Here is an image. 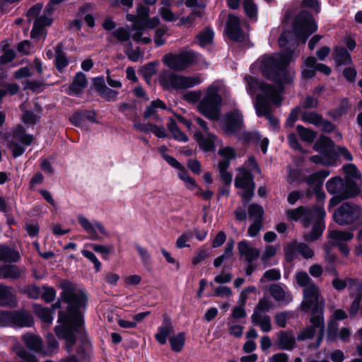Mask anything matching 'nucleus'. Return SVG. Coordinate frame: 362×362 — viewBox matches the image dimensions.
Returning a JSON list of instances; mask_svg holds the SVG:
<instances>
[{
	"mask_svg": "<svg viewBox=\"0 0 362 362\" xmlns=\"http://www.w3.org/2000/svg\"><path fill=\"white\" fill-rule=\"evenodd\" d=\"M291 59L292 54L284 52L264 56L257 62L263 76L274 81L277 88L259 81L252 76L247 75L244 78L247 93L252 97L256 95L255 108L257 115L266 117L274 128L278 127L279 121L272 115L271 104H281V93L284 84L290 83L293 81L294 71L287 69Z\"/></svg>",
	"mask_w": 362,
	"mask_h": 362,
	"instance_id": "obj_1",
	"label": "nucleus"
},
{
	"mask_svg": "<svg viewBox=\"0 0 362 362\" xmlns=\"http://www.w3.org/2000/svg\"><path fill=\"white\" fill-rule=\"evenodd\" d=\"M62 288L61 298L67 303L68 309L66 313H59V325L54 330L58 338L65 340L66 351L70 352L76 338L84 332L81 310L86 306L87 296L70 282H64Z\"/></svg>",
	"mask_w": 362,
	"mask_h": 362,
	"instance_id": "obj_2",
	"label": "nucleus"
},
{
	"mask_svg": "<svg viewBox=\"0 0 362 362\" xmlns=\"http://www.w3.org/2000/svg\"><path fill=\"white\" fill-rule=\"evenodd\" d=\"M286 214L289 220L300 221L305 228L308 227L313 222L311 233L304 235L305 240H316L322 235L325 228V217L326 213L322 206H315L312 208L300 206L294 209L287 210Z\"/></svg>",
	"mask_w": 362,
	"mask_h": 362,
	"instance_id": "obj_3",
	"label": "nucleus"
},
{
	"mask_svg": "<svg viewBox=\"0 0 362 362\" xmlns=\"http://www.w3.org/2000/svg\"><path fill=\"white\" fill-rule=\"evenodd\" d=\"M222 87L221 82L215 81L206 89L205 95L197 104L198 111L211 120L219 119L222 99L219 91Z\"/></svg>",
	"mask_w": 362,
	"mask_h": 362,
	"instance_id": "obj_4",
	"label": "nucleus"
},
{
	"mask_svg": "<svg viewBox=\"0 0 362 362\" xmlns=\"http://www.w3.org/2000/svg\"><path fill=\"white\" fill-rule=\"evenodd\" d=\"M326 188L329 193L334 195L329 201L330 206L354 197L359 192L357 185L350 178L343 180L339 177H332L327 182Z\"/></svg>",
	"mask_w": 362,
	"mask_h": 362,
	"instance_id": "obj_5",
	"label": "nucleus"
},
{
	"mask_svg": "<svg viewBox=\"0 0 362 362\" xmlns=\"http://www.w3.org/2000/svg\"><path fill=\"white\" fill-rule=\"evenodd\" d=\"M297 284L300 286H305L304 289V300L302 307L304 310L319 309L322 303L319 289L314 284H310V279L306 272H298L296 275Z\"/></svg>",
	"mask_w": 362,
	"mask_h": 362,
	"instance_id": "obj_6",
	"label": "nucleus"
},
{
	"mask_svg": "<svg viewBox=\"0 0 362 362\" xmlns=\"http://www.w3.org/2000/svg\"><path fill=\"white\" fill-rule=\"evenodd\" d=\"M33 136L25 133L21 125H18L12 130V134L7 138V146L14 158L22 156L27 146L33 142Z\"/></svg>",
	"mask_w": 362,
	"mask_h": 362,
	"instance_id": "obj_7",
	"label": "nucleus"
},
{
	"mask_svg": "<svg viewBox=\"0 0 362 362\" xmlns=\"http://www.w3.org/2000/svg\"><path fill=\"white\" fill-rule=\"evenodd\" d=\"M200 76H184L174 74H164L160 78V85L166 89H186L200 84Z\"/></svg>",
	"mask_w": 362,
	"mask_h": 362,
	"instance_id": "obj_8",
	"label": "nucleus"
},
{
	"mask_svg": "<svg viewBox=\"0 0 362 362\" xmlns=\"http://www.w3.org/2000/svg\"><path fill=\"white\" fill-rule=\"evenodd\" d=\"M293 30L296 38L305 43L310 35L317 30V25L310 13L301 11L293 23Z\"/></svg>",
	"mask_w": 362,
	"mask_h": 362,
	"instance_id": "obj_9",
	"label": "nucleus"
},
{
	"mask_svg": "<svg viewBox=\"0 0 362 362\" xmlns=\"http://www.w3.org/2000/svg\"><path fill=\"white\" fill-rule=\"evenodd\" d=\"M77 221L83 231L88 234L89 239L92 240H102L110 235L105 226L98 221H90L83 214L77 216Z\"/></svg>",
	"mask_w": 362,
	"mask_h": 362,
	"instance_id": "obj_10",
	"label": "nucleus"
},
{
	"mask_svg": "<svg viewBox=\"0 0 362 362\" xmlns=\"http://www.w3.org/2000/svg\"><path fill=\"white\" fill-rule=\"evenodd\" d=\"M361 211V208L358 206L346 202L335 211L333 218L339 225H349L358 219Z\"/></svg>",
	"mask_w": 362,
	"mask_h": 362,
	"instance_id": "obj_11",
	"label": "nucleus"
},
{
	"mask_svg": "<svg viewBox=\"0 0 362 362\" xmlns=\"http://www.w3.org/2000/svg\"><path fill=\"white\" fill-rule=\"evenodd\" d=\"M64 0H49V2L45 7L44 13L38 17L34 22L33 28L31 31V37L37 38L44 35L45 28L49 26L52 23L51 16L55 11V6L61 4Z\"/></svg>",
	"mask_w": 362,
	"mask_h": 362,
	"instance_id": "obj_12",
	"label": "nucleus"
},
{
	"mask_svg": "<svg viewBox=\"0 0 362 362\" xmlns=\"http://www.w3.org/2000/svg\"><path fill=\"white\" fill-rule=\"evenodd\" d=\"M238 170L239 173L235 178V187L243 190L240 195L245 202H248L254 194L253 177L251 173L245 168H240Z\"/></svg>",
	"mask_w": 362,
	"mask_h": 362,
	"instance_id": "obj_13",
	"label": "nucleus"
},
{
	"mask_svg": "<svg viewBox=\"0 0 362 362\" xmlns=\"http://www.w3.org/2000/svg\"><path fill=\"white\" fill-rule=\"evenodd\" d=\"M318 309L311 310L313 311L310 318L311 327H307L301 331L297 336L298 341L313 339L315 333L319 332L317 337V346H320L324 336V323L320 313H317Z\"/></svg>",
	"mask_w": 362,
	"mask_h": 362,
	"instance_id": "obj_14",
	"label": "nucleus"
},
{
	"mask_svg": "<svg viewBox=\"0 0 362 362\" xmlns=\"http://www.w3.org/2000/svg\"><path fill=\"white\" fill-rule=\"evenodd\" d=\"M196 58L192 52H182L179 54H168L163 57V63L170 69L175 71H182L191 64Z\"/></svg>",
	"mask_w": 362,
	"mask_h": 362,
	"instance_id": "obj_15",
	"label": "nucleus"
},
{
	"mask_svg": "<svg viewBox=\"0 0 362 362\" xmlns=\"http://www.w3.org/2000/svg\"><path fill=\"white\" fill-rule=\"evenodd\" d=\"M223 131L228 134H234L239 132L243 126V117L238 110H234L226 114L222 122Z\"/></svg>",
	"mask_w": 362,
	"mask_h": 362,
	"instance_id": "obj_16",
	"label": "nucleus"
},
{
	"mask_svg": "<svg viewBox=\"0 0 362 362\" xmlns=\"http://www.w3.org/2000/svg\"><path fill=\"white\" fill-rule=\"evenodd\" d=\"M300 254L305 259H310L314 255V251L305 243L293 241L285 250L286 258L292 261Z\"/></svg>",
	"mask_w": 362,
	"mask_h": 362,
	"instance_id": "obj_17",
	"label": "nucleus"
},
{
	"mask_svg": "<svg viewBox=\"0 0 362 362\" xmlns=\"http://www.w3.org/2000/svg\"><path fill=\"white\" fill-rule=\"evenodd\" d=\"M226 33L230 39L235 41H243L245 35L240 28V19L233 15H229L226 25Z\"/></svg>",
	"mask_w": 362,
	"mask_h": 362,
	"instance_id": "obj_18",
	"label": "nucleus"
},
{
	"mask_svg": "<svg viewBox=\"0 0 362 362\" xmlns=\"http://www.w3.org/2000/svg\"><path fill=\"white\" fill-rule=\"evenodd\" d=\"M329 171L322 170L313 173L306 178V182L309 185H315L317 192V199L318 201L323 200L325 197V193L321 190L322 184L325 178L329 175Z\"/></svg>",
	"mask_w": 362,
	"mask_h": 362,
	"instance_id": "obj_19",
	"label": "nucleus"
},
{
	"mask_svg": "<svg viewBox=\"0 0 362 362\" xmlns=\"http://www.w3.org/2000/svg\"><path fill=\"white\" fill-rule=\"evenodd\" d=\"M269 291L272 298L279 303L288 304L292 300V296L286 286L280 284H272Z\"/></svg>",
	"mask_w": 362,
	"mask_h": 362,
	"instance_id": "obj_20",
	"label": "nucleus"
},
{
	"mask_svg": "<svg viewBox=\"0 0 362 362\" xmlns=\"http://www.w3.org/2000/svg\"><path fill=\"white\" fill-rule=\"evenodd\" d=\"M174 332V327L170 317L164 315L163 317L162 325L158 328V332L155 334L157 341L163 345L166 344L168 336Z\"/></svg>",
	"mask_w": 362,
	"mask_h": 362,
	"instance_id": "obj_21",
	"label": "nucleus"
},
{
	"mask_svg": "<svg viewBox=\"0 0 362 362\" xmlns=\"http://www.w3.org/2000/svg\"><path fill=\"white\" fill-rule=\"evenodd\" d=\"M194 137L199 143V147L204 151L207 152L215 150L216 142H218L215 135L209 133V132H204V135H202L200 132H196Z\"/></svg>",
	"mask_w": 362,
	"mask_h": 362,
	"instance_id": "obj_22",
	"label": "nucleus"
},
{
	"mask_svg": "<svg viewBox=\"0 0 362 362\" xmlns=\"http://www.w3.org/2000/svg\"><path fill=\"white\" fill-rule=\"evenodd\" d=\"M16 304V295L13 288L0 284V306L11 308Z\"/></svg>",
	"mask_w": 362,
	"mask_h": 362,
	"instance_id": "obj_23",
	"label": "nucleus"
},
{
	"mask_svg": "<svg viewBox=\"0 0 362 362\" xmlns=\"http://www.w3.org/2000/svg\"><path fill=\"white\" fill-rule=\"evenodd\" d=\"M238 250L240 257L248 263H251L259 256V250L250 246L245 240H242L238 243Z\"/></svg>",
	"mask_w": 362,
	"mask_h": 362,
	"instance_id": "obj_24",
	"label": "nucleus"
},
{
	"mask_svg": "<svg viewBox=\"0 0 362 362\" xmlns=\"http://www.w3.org/2000/svg\"><path fill=\"white\" fill-rule=\"evenodd\" d=\"M333 286L335 289L340 291L345 287H348L350 294L354 295L355 291L362 290V281L357 279H348L346 280H341L339 279H334L332 281Z\"/></svg>",
	"mask_w": 362,
	"mask_h": 362,
	"instance_id": "obj_25",
	"label": "nucleus"
},
{
	"mask_svg": "<svg viewBox=\"0 0 362 362\" xmlns=\"http://www.w3.org/2000/svg\"><path fill=\"white\" fill-rule=\"evenodd\" d=\"M137 18V14L136 16L132 14L127 15V20L133 23L132 30L135 31L132 35V38L135 42L148 44L151 40V37L149 36L142 37V32L140 30L141 22Z\"/></svg>",
	"mask_w": 362,
	"mask_h": 362,
	"instance_id": "obj_26",
	"label": "nucleus"
},
{
	"mask_svg": "<svg viewBox=\"0 0 362 362\" xmlns=\"http://www.w3.org/2000/svg\"><path fill=\"white\" fill-rule=\"evenodd\" d=\"M277 345L279 349L293 350L296 346V338L293 332H280L278 334Z\"/></svg>",
	"mask_w": 362,
	"mask_h": 362,
	"instance_id": "obj_27",
	"label": "nucleus"
},
{
	"mask_svg": "<svg viewBox=\"0 0 362 362\" xmlns=\"http://www.w3.org/2000/svg\"><path fill=\"white\" fill-rule=\"evenodd\" d=\"M22 340L30 350L42 354V340L38 335L26 333L22 336Z\"/></svg>",
	"mask_w": 362,
	"mask_h": 362,
	"instance_id": "obj_28",
	"label": "nucleus"
},
{
	"mask_svg": "<svg viewBox=\"0 0 362 362\" xmlns=\"http://www.w3.org/2000/svg\"><path fill=\"white\" fill-rule=\"evenodd\" d=\"M251 318L252 324L259 326L262 331L269 332L272 329L271 319L269 315L255 310Z\"/></svg>",
	"mask_w": 362,
	"mask_h": 362,
	"instance_id": "obj_29",
	"label": "nucleus"
},
{
	"mask_svg": "<svg viewBox=\"0 0 362 362\" xmlns=\"http://www.w3.org/2000/svg\"><path fill=\"white\" fill-rule=\"evenodd\" d=\"M13 321V327H29L33 325V319L29 312L25 310L15 311Z\"/></svg>",
	"mask_w": 362,
	"mask_h": 362,
	"instance_id": "obj_30",
	"label": "nucleus"
},
{
	"mask_svg": "<svg viewBox=\"0 0 362 362\" xmlns=\"http://www.w3.org/2000/svg\"><path fill=\"white\" fill-rule=\"evenodd\" d=\"M87 85V80L84 74L78 72L76 74L73 83L65 89L69 95H77L80 93Z\"/></svg>",
	"mask_w": 362,
	"mask_h": 362,
	"instance_id": "obj_31",
	"label": "nucleus"
},
{
	"mask_svg": "<svg viewBox=\"0 0 362 362\" xmlns=\"http://www.w3.org/2000/svg\"><path fill=\"white\" fill-rule=\"evenodd\" d=\"M95 88L98 94L106 100L114 101L116 100L118 93L107 87L102 78L95 80Z\"/></svg>",
	"mask_w": 362,
	"mask_h": 362,
	"instance_id": "obj_32",
	"label": "nucleus"
},
{
	"mask_svg": "<svg viewBox=\"0 0 362 362\" xmlns=\"http://www.w3.org/2000/svg\"><path fill=\"white\" fill-rule=\"evenodd\" d=\"M21 258L20 253L14 248L0 245V261L5 262H16Z\"/></svg>",
	"mask_w": 362,
	"mask_h": 362,
	"instance_id": "obj_33",
	"label": "nucleus"
},
{
	"mask_svg": "<svg viewBox=\"0 0 362 362\" xmlns=\"http://www.w3.org/2000/svg\"><path fill=\"white\" fill-rule=\"evenodd\" d=\"M23 273V270L16 265H1L0 278L17 279H19Z\"/></svg>",
	"mask_w": 362,
	"mask_h": 362,
	"instance_id": "obj_34",
	"label": "nucleus"
},
{
	"mask_svg": "<svg viewBox=\"0 0 362 362\" xmlns=\"http://www.w3.org/2000/svg\"><path fill=\"white\" fill-rule=\"evenodd\" d=\"M332 141L327 136H320L314 144V149L332 158Z\"/></svg>",
	"mask_w": 362,
	"mask_h": 362,
	"instance_id": "obj_35",
	"label": "nucleus"
},
{
	"mask_svg": "<svg viewBox=\"0 0 362 362\" xmlns=\"http://www.w3.org/2000/svg\"><path fill=\"white\" fill-rule=\"evenodd\" d=\"M328 237L334 245H337L351 240L354 234L351 231L332 230L329 233Z\"/></svg>",
	"mask_w": 362,
	"mask_h": 362,
	"instance_id": "obj_36",
	"label": "nucleus"
},
{
	"mask_svg": "<svg viewBox=\"0 0 362 362\" xmlns=\"http://www.w3.org/2000/svg\"><path fill=\"white\" fill-rule=\"evenodd\" d=\"M333 55L335 64L337 65H347L351 62L350 54L344 47H336Z\"/></svg>",
	"mask_w": 362,
	"mask_h": 362,
	"instance_id": "obj_37",
	"label": "nucleus"
},
{
	"mask_svg": "<svg viewBox=\"0 0 362 362\" xmlns=\"http://www.w3.org/2000/svg\"><path fill=\"white\" fill-rule=\"evenodd\" d=\"M35 314L45 324H51L53 320L52 312L47 308H44L40 305L35 304L33 305Z\"/></svg>",
	"mask_w": 362,
	"mask_h": 362,
	"instance_id": "obj_38",
	"label": "nucleus"
},
{
	"mask_svg": "<svg viewBox=\"0 0 362 362\" xmlns=\"http://www.w3.org/2000/svg\"><path fill=\"white\" fill-rule=\"evenodd\" d=\"M315 62L316 59L314 57H308L302 66V76L303 78H310L315 74Z\"/></svg>",
	"mask_w": 362,
	"mask_h": 362,
	"instance_id": "obj_39",
	"label": "nucleus"
},
{
	"mask_svg": "<svg viewBox=\"0 0 362 362\" xmlns=\"http://www.w3.org/2000/svg\"><path fill=\"white\" fill-rule=\"evenodd\" d=\"M214 36V31L209 28H206L196 35V39L199 46L204 47L212 43Z\"/></svg>",
	"mask_w": 362,
	"mask_h": 362,
	"instance_id": "obj_40",
	"label": "nucleus"
},
{
	"mask_svg": "<svg viewBox=\"0 0 362 362\" xmlns=\"http://www.w3.org/2000/svg\"><path fill=\"white\" fill-rule=\"evenodd\" d=\"M165 109H166V105L162 100L159 99L153 100L146 109L144 116L145 118L153 117L158 114L159 110Z\"/></svg>",
	"mask_w": 362,
	"mask_h": 362,
	"instance_id": "obj_41",
	"label": "nucleus"
},
{
	"mask_svg": "<svg viewBox=\"0 0 362 362\" xmlns=\"http://www.w3.org/2000/svg\"><path fill=\"white\" fill-rule=\"evenodd\" d=\"M229 166L228 160H220L218 163L219 175L225 185H230L233 180L232 174L227 170Z\"/></svg>",
	"mask_w": 362,
	"mask_h": 362,
	"instance_id": "obj_42",
	"label": "nucleus"
},
{
	"mask_svg": "<svg viewBox=\"0 0 362 362\" xmlns=\"http://www.w3.org/2000/svg\"><path fill=\"white\" fill-rule=\"evenodd\" d=\"M168 129L173 134L174 139L181 142H187L188 141V137L185 133L180 130L176 122L173 119H169L168 122Z\"/></svg>",
	"mask_w": 362,
	"mask_h": 362,
	"instance_id": "obj_43",
	"label": "nucleus"
},
{
	"mask_svg": "<svg viewBox=\"0 0 362 362\" xmlns=\"http://www.w3.org/2000/svg\"><path fill=\"white\" fill-rule=\"evenodd\" d=\"M169 342L171 349L173 351H181L185 343V334L184 332H180L177 334L171 337L169 339Z\"/></svg>",
	"mask_w": 362,
	"mask_h": 362,
	"instance_id": "obj_44",
	"label": "nucleus"
},
{
	"mask_svg": "<svg viewBox=\"0 0 362 362\" xmlns=\"http://www.w3.org/2000/svg\"><path fill=\"white\" fill-rule=\"evenodd\" d=\"M296 129L300 139L303 141L312 143L316 138L317 134L315 131L305 128L302 125H298Z\"/></svg>",
	"mask_w": 362,
	"mask_h": 362,
	"instance_id": "obj_45",
	"label": "nucleus"
},
{
	"mask_svg": "<svg viewBox=\"0 0 362 362\" xmlns=\"http://www.w3.org/2000/svg\"><path fill=\"white\" fill-rule=\"evenodd\" d=\"M322 117L315 112H303L301 113V119L303 122L313 124L315 127H320L322 123Z\"/></svg>",
	"mask_w": 362,
	"mask_h": 362,
	"instance_id": "obj_46",
	"label": "nucleus"
},
{
	"mask_svg": "<svg viewBox=\"0 0 362 362\" xmlns=\"http://www.w3.org/2000/svg\"><path fill=\"white\" fill-rule=\"evenodd\" d=\"M243 8L246 15L252 21H256L257 19V6L252 0H245Z\"/></svg>",
	"mask_w": 362,
	"mask_h": 362,
	"instance_id": "obj_47",
	"label": "nucleus"
},
{
	"mask_svg": "<svg viewBox=\"0 0 362 362\" xmlns=\"http://www.w3.org/2000/svg\"><path fill=\"white\" fill-rule=\"evenodd\" d=\"M178 177L181 179L186 187L189 190H194L197 189L200 191V189L198 188L195 180L188 175L187 171L185 170H182L181 172H178Z\"/></svg>",
	"mask_w": 362,
	"mask_h": 362,
	"instance_id": "obj_48",
	"label": "nucleus"
},
{
	"mask_svg": "<svg viewBox=\"0 0 362 362\" xmlns=\"http://www.w3.org/2000/svg\"><path fill=\"white\" fill-rule=\"evenodd\" d=\"M193 234L191 231H185L180 236H179L176 240V247L178 249H182L184 247H188L190 245L188 242L192 239Z\"/></svg>",
	"mask_w": 362,
	"mask_h": 362,
	"instance_id": "obj_49",
	"label": "nucleus"
},
{
	"mask_svg": "<svg viewBox=\"0 0 362 362\" xmlns=\"http://www.w3.org/2000/svg\"><path fill=\"white\" fill-rule=\"evenodd\" d=\"M112 35L115 37L119 42H124L128 41L130 38V33L128 28L121 27L115 29Z\"/></svg>",
	"mask_w": 362,
	"mask_h": 362,
	"instance_id": "obj_50",
	"label": "nucleus"
},
{
	"mask_svg": "<svg viewBox=\"0 0 362 362\" xmlns=\"http://www.w3.org/2000/svg\"><path fill=\"white\" fill-rule=\"evenodd\" d=\"M15 311H1L0 312V325L13 327V321L15 317Z\"/></svg>",
	"mask_w": 362,
	"mask_h": 362,
	"instance_id": "obj_51",
	"label": "nucleus"
},
{
	"mask_svg": "<svg viewBox=\"0 0 362 362\" xmlns=\"http://www.w3.org/2000/svg\"><path fill=\"white\" fill-rule=\"evenodd\" d=\"M247 211L250 217L254 218L255 220L262 221L264 209L261 206L252 204L249 206Z\"/></svg>",
	"mask_w": 362,
	"mask_h": 362,
	"instance_id": "obj_52",
	"label": "nucleus"
},
{
	"mask_svg": "<svg viewBox=\"0 0 362 362\" xmlns=\"http://www.w3.org/2000/svg\"><path fill=\"white\" fill-rule=\"evenodd\" d=\"M13 349L16 352V354L23 358L26 362H37L35 357L30 355L19 344L15 345Z\"/></svg>",
	"mask_w": 362,
	"mask_h": 362,
	"instance_id": "obj_53",
	"label": "nucleus"
},
{
	"mask_svg": "<svg viewBox=\"0 0 362 362\" xmlns=\"http://www.w3.org/2000/svg\"><path fill=\"white\" fill-rule=\"evenodd\" d=\"M361 293H362V290L355 291V292L354 293V294H356V297L351 303V306L350 310H349V314L351 317L356 315V313H358V311L359 310L360 303H361V300L362 298Z\"/></svg>",
	"mask_w": 362,
	"mask_h": 362,
	"instance_id": "obj_54",
	"label": "nucleus"
},
{
	"mask_svg": "<svg viewBox=\"0 0 362 362\" xmlns=\"http://www.w3.org/2000/svg\"><path fill=\"white\" fill-rule=\"evenodd\" d=\"M281 278V273L279 270L276 269H272L266 271L261 278L260 281L262 283L264 282L265 280L268 281H276L279 280Z\"/></svg>",
	"mask_w": 362,
	"mask_h": 362,
	"instance_id": "obj_55",
	"label": "nucleus"
},
{
	"mask_svg": "<svg viewBox=\"0 0 362 362\" xmlns=\"http://www.w3.org/2000/svg\"><path fill=\"white\" fill-rule=\"evenodd\" d=\"M47 349L43 350L42 354L45 355H52L54 354L57 349H58L59 344L55 338L52 335H49L47 337Z\"/></svg>",
	"mask_w": 362,
	"mask_h": 362,
	"instance_id": "obj_56",
	"label": "nucleus"
},
{
	"mask_svg": "<svg viewBox=\"0 0 362 362\" xmlns=\"http://www.w3.org/2000/svg\"><path fill=\"white\" fill-rule=\"evenodd\" d=\"M310 160L316 164L329 165H331L332 158L325 153H321V155L311 156Z\"/></svg>",
	"mask_w": 362,
	"mask_h": 362,
	"instance_id": "obj_57",
	"label": "nucleus"
},
{
	"mask_svg": "<svg viewBox=\"0 0 362 362\" xmlns=\"http://www.w3.org/2000/svg\"><path fill=\"white\" fill-rule=\"evenodd\" d=\"M218 155L223 158H224L225 160H230L236 157V151L233 148L226 146L222 148H220L218 151Z\"/></svg>",
	"mask_w": 362,
	"mask_h": 362,
	"instance_id": "obj_58",
	"label": "nucleus"
},
{
	"mask_svg": "<svg viewBox=\"0 0 362 362\" xmlns=\"http://www.w3.org/2000/svg\"><path fill=\"white\" fill-rule=\"evenodd\" d=\"M160 21L158 17H153L151 18H147L146 20L141 22L140 30L142 32V35L144 34V30L146 28L153 29L157 27Z\"/></svg>",
	"mask_w": 362,
	"mask_h": 362,
	"instance_id": "obj_59",
	"label": "nucleus"
},
{
	"mask_svg": "<svg viewBox=\"0 0 362 362\" xmlns=\"http://www.w3.org/2000/svg\"><path fill=\"white\" fill-rule=\"evenodd\" d=\"M277 252V247L273 245H267L262 255V261L266 264Z\"/></svg>",
	"mask_w": 362,
	"mask_h": 362,
	"instance_id": "obj_60",
	"label": "nucleus"
},
{
	"mask_svg": "<svg viewBox=\"0 0 362 362\" xmlns=\"http://www.w3.org/2000/svg\"><path fill=\"white\" fill-rule=\"evenodd\" d=\"M124 52L126 53L128 58L132 62H138L141 57L142 54L139 49H133L131 45L125 48Z\"/></svg>",
	"mask_w": 362,
	"mask_h": 362,
	"instance_id": "obj_61",
	"label": "nucleus"
},
{
	"mask_svg": "<svg viewBox=\"0 0 362 362\" xmlns=\"http://www.w3.org/2000/svg\"><path fill=\"white\" fill-rule=\"evenodd\" d=\"M201 97L202 92L199 90L189 91L184 95V99L191 103H199Z\"/></svg>",
	"mask_w": 362,
	"mask_h": 362,
	"instance_id": "obj_62",
	"label": "nucleus"
},
{
	"mask_svg": "<svg viewBox=\"0 0 362 362\" xmlns=\"http://www.w3.org/2000/svg\"><path fill=\"white\" fill-rule=\"evenodd\" d=\"M41 297L47 303L52 302L55 299L56 291L52 288L44 287Z\"/></svg>",
	"mask_w": 362,
	"mask_h": 362,
	"instance_id": "obj_63",
	"label": "nucleus"
},
{
	"mask_svg": "<svg viewBox=\"0 0 362 362\" xmlns=\"http://www.w3.org/2000/svg\"><path fill=\"white\" fill-rule=\"evenodd\" d=\"M327 356L330 358L332 362H343L346 358L344 353L339 349H336L329 353Z\"/></svg>",
	"mask_w": 362,
	"mask_h": 362,
	"instance_id": "obj_64",
	"label": "nucleus"
}]
</instances>
